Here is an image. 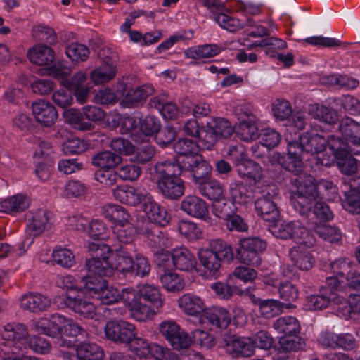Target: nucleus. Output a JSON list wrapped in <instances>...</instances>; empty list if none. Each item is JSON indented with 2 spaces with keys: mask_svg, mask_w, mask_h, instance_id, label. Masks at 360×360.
<instances>
[{
  "mask_svg": "<svg viewBox=\"0 0 360 360\" xmlns=\"http://www.w3.org/2000/svg\"><path fill=\"white\" fill-rule=\"evenodd\" d=\"M182 171L172 163L158 162L154 166V176L157 188L166 199L179 200L185 191L184 181L181 178Z\"/></svg>",
  "mask_w": 360,
  "mask_h": 360,
  "instance_id": "nucleus-1",
  "label": "nucleus"
},
{
  "mask_svg": "<svg viewBox=\"0 0 360 360\" xmlns=\"http://www.w3.org/2000/svg\"><path fill=\"white\" fill-rule=\"evenodd\" d=\"M198 255L205 273L214 278L220 275L222 262L230 263L234 259L231 245L221 238L211 240L207 247L198 250Z\"/></svg>",
  "mask_w": 360,
  "mask_h": 360,
  "instance_id": "nucleus-2",
  "label": "nucleus"
},
{
  "mask_svg": "<svg viewBox=\"0 0 360 360\" xmlns=\"http://www.w3.org/2000/svg\"><path fill=\"white\" fill-rule=\"evenodd\" d=\"M297 190L292 194L291 204L293 208L304 217H309L317 202V186L311 176L304 179L296 177L292 180Z\"/></svg>",
  "mask_w": 360,
  "mask_h": 360,
  "instance_id": "nucleus-3",
  "label": "nucleus"
},
{
  "mask_svg": "<svg viewBox=\"0 0 360 360\" xmlns=\"http://www.w3.org/2000/svg\"><path fill=\"white\" fill-rule=\"evenodd\" d=\"M87 248L92 256L85 261L84 267L87 274L101 278L111 276L114 273V267L108 261L110 254L108 244L100 242L89 243Z\"/></svg>",
  "mask_w": 360,
  "mask_h": 360,
  "instance_id": "nucleus-4",
  "label": "nucleus"
},
{
  "mask_svg": "<svg viewBox=\"0 0 360 360\" xmlns=\"http://www.w3.org/2000/svg\"><path fill=\"white\" fill-rule=\"evenodd\" d=\"M63 282L65 283L64 287L69 289L63 300L65 306L84 318L93 319L96 315V307L92 302L83 297L80 290L76 291L78 288L72 283V277L63 278Z\"/></svg>",
  "mask_w": 360,
  "mask_h": 360,
  "instance_id": "nucleus-5",
  "label": "nucleus"
},
{
  "mask_svg": "<svg viewBox=\"0 0 360 360\" xmlns=\"http://www.w3.org/2000/svg\"><path fill=\"white\" fill-rule=\"evenodd\" d=\"M236 257L240 262L258 266L261 264V254L266 250V243L259 237H248L239 240Z\"/></svg>",
  "mask_w": 360,
  "mask_h": 360,
  "instance_id": "nucleus-6",
  "label": "nucleus"
},
{
  "mask_svg": "<svg viewBox=\"0 0 360 360\" xmlns=\"http://www.w3.org/2000/svg\"><path fill=\"white\" fill-rule=\"evenodd\" d=\"M302 240L289 250V257L294 266L301 271L310 270L315 262L310 249L315 243V239L308 230H302Z\"/></svg>",
  "mask_w": 360,
  "mask_h": 360,
  "instance_id": "nucleus-7",
  "label": "nucleus"
},
{
  "mask_svg": "<svg viewBox=\"0 0 360 360\" xmlns=\"http://www.w3.org/2000/svg\"><path fill=\"white\" fill-rule=\"evenodd\" d=\"M278 194L276 188L269 187L263 190L260 197L255 202L257 214L266 221L276 222L280 217V211L276 202Z\"/></svg>",
  "mask_w": 360,
  "mask_h": 360,
  "instance_id": "nucleus-8",
  "label": "nucleus"
},
{
  "mask_svg": "<svg viewBox=\"0 0 360 360\" xmlns=\"http://www.w3.org/2000/svg\"><path fill=\"white\" fill-rule=\"evenodd\" d=\"M332 139H337L335 135H330L327 139L316 133L305 132L299 136L298 140L290 142L297 150L304 154H316L323 152L326 146L330 148V142Z\"/></svg>",
  "mask_w": 360,
  "mask_h": 360,
  "instance_id": "nucleus-9",
  "label": "nucleus"
},
{
  "mask_svg": "<svg viewBox=\"0 0 360 360\" xmlns=\"http://www.w3.org/2000/svg\"><path fill=\"white\" fill-rule=\"evenodd\" d=\"M348 148L338 139L330 140V150L341 172L346 175L354 174L358 168L357 160L353 157L355 154Z\"/></svg>",
  "mask_w": 360,
  "mask_h": 360,
  "instance_id": "nucleus-10",
  "label": "nucleus"
},
{
  "mask_svg": "<svg viewBox=\"0 0 360 360\" xmlns=\"http://www.w3.org/2000/svg\"><path fill=\"white\" fill-rule=\"evenodd\" d=\"M52 217V213L45 210H38L33 213L32 218L28 219L27 224L26 231L30 237L19 245V249L23 250L22 252H25L24 250L25 245L27 247L30 246L32 243L34 237L40 236L44 231L51 228L53 223Z\"/></svg>",
  "mask_w": 360,
  "mask_h": 360,
  "instance_id": "nucleus-11",
  "label": "nucleus"
},
{
  "mask_svg": "<svg viewBox=\"0 0 360 360\" xmlns=\"http://www.w3.org/2000/svg\"><path fill=\"white\" fill-rule=\"evenodd\" d=\"M221 346L226 352L233 358H247L254 354L251 338L224 334Z\"/></svg>",
  "mask_w": 360,
  "mask_h": 360,
  "instance_id": "nucleus-12",
  "label": "nucleus"
},
{
  "mask_svg": "<svg viewBox=\"0 0 360 360\" xmlns=\"http://www.w3.org/2000/svg\"><path fill=\"white\" fill-rule=\"evenodd\" d=\"M184 159L180 161V169L182 172H188L191 174L195 187L212 178V167L201 155Z\"/></svg>",
  "mask_w": 360,
  "mask_h": 360,
  "instance_id": "nucleus-13",
  "label": "nucleus"
},
{
  "mask_svg": "<svg viewBox=\"0 0 360 360\" xmlns=\"http://www.w3.org/2000/svg\"><path fill=\"white\" fill-rule=\"evenodd\" d=\"M136 331L134 325L122 320L109 321L105 327V334L109 340L124 346L134 337Z\"/></svg>",
  "mask_w": 360,
  "mask_h": 360,
  "instance_id": "nucleus-14",
  "label": "nucleus"
},
{
  "mask_svg": "<svg viewBox=\"0 0 360 360\" xmlns=\"http://www.w3.org/2000/svg\"><path fill=\"white\" fill-rule=\"evenodd\" d=\"M339 131L341 137L335 136L343 143H347L348 149L355 155H360V124L347 117L340 122Z\"/></svg>",
  "mask_w": 360,
  "mask_h": 360,
  "instance_id": "nucleus-15",
  "label": "nucleus"
},
{
  "mask_svg": "<svg viewBox=\"0 0 360 360\" xmlns=\"http://www.w3.org/2000/svg\"><path fill=\"white\" fill-rule=\"evenodd\" d=\"M2 338L8 340V343L12 347L13 354H20V352H24L27 349V345L22 342L28 341L30 336L28 335L27 327L22 323H8L4 326L1 333Z\"/></svg>",
  "mask_w": 360,
  "mask_h": 360,
  "instance_id": "nucleus-16",
  "label": "nucleus"
},
{
  "mask_svg": "<svg viewBox=\"0 0 360 360\" xmlns=\"http://www.w3.org/2000/svg\"><path fill=\"white\" fill-rule=\"evenodd\" d=\"M342 302H344V297L338 295V292H333L330 288H320L317 294L306 297L305 307L310 311H321L331 304L340 306Z\"/></svg>",
  "mask_w": 360,
  "mask_h": 360,
  "instance_id": "nucleus-17",
  "label": "nucleus"
},
{
  "mask_svg": "<svg viewBox=\"0 0 360 360\" xmlns=\"http://www.w3.org/2000/svg\"><path fill=\"white\" fill-rule=\"evenodd\" d=\"M113 195L122 203L133 207L141 205L142 207L150 194L132 186L122 185L113 189Z\"/></svg>",
  "mask_w": 360,
  "mask_h": 360,
  "instance_id": "nucleus-18",
  "label": "nucleus"
},
{
  "mask_svg": "<svg viewBox=\"0 0 360 360\" xmlns=\"http://www.w3.org/2000/svg\"><path fill=\"white\" fill-rule=\"evenodd\" d=\"M124 302L129 307L132 317L141 322L151 319L158 311L154 306L148 305L146 303H143L141 299H137L133 289L124 297Z\"/></svg>",
  "mask_w": 360,
  "mask_h": 360,
  "instance_id": "nucleus-19",
  "label": "nucleus"
},
{
  "mask_svg": "<svg viewBox=\"0 0 360 360\" xmlns=\"http://www.w3.org/2000/svg\"><path fill=\"white\" fill-rule=\"evenodd\" d=\"M66 323V317L59 314H53L49 319L41 318L32 323L33 329L41 334L55 338L61 335Z\"/></svg>",
  "mask_w": 360,
  "mask_h": 360,
  "instance_id": "nucleus-20",
  "label": "nucleus"
},
{
  "mask_svg": "<svg viewBox=\"0 0 360 360\" xmlns=\"http://www.w3.org/2000/svg\"><path fill=\"white\" fill-rule=\"evenodd\" d=\"M290 141L288 143L287 155L277 154L278 163L285 170L292 173L297 178L303 172V155Z\"/></svg>",
  "mask_w": 360,
  "mask_h": 360,
  "instance_id": "nucleus-21",
  "label": "nucleus"
},
{
  "mask_svg": "<svg viewBox=\"0 0 360 360\" xmlns=\"http://www.w3.org/2000/svg\"><path fill=\"white\" fill-rule=\"evenodd\" d=\"M76 354L68 352H61L63 358L68 359V356H73L78 360H102L104 357L103 349L94 342L84 341L75 347Z\"/></svg>",
  "mask_w": 360,
  "mask_h": 360,
  "instance_id": "nucleus-22",
  "label": "nucleus"
},
{
  "mask_svg": "<svg viewBox=\"0 0 360 360\" xmlns=\"http://www.w3.org/2000/svg\"><path fill=\"white\" fill-rule=\"evenodd\" d=\"M32 113L37 122L42 126H52L58 118L55 107L44 100H38L32 104Z\"/></svg>",
  "mask_w": 360,
  "mask_h": 360,
  "instance_id": "nucleus-23",
  "label": "nucleus"
},
{
  "mask_svg": "<svg viewBox=\"0 0 360 360\" xmlns=\"http://www.w3.org/2000/svg\"><path fill=\"white\" fill-rule=\"evenodd\" d=\"M271 223L272 224L269 226V231L275 237L283 240L292 238L295 240L296 243H297L299 240H302V230H307L304 227L297 226L293 221H282L281 223L276 221Z\"/></svg>",
  "mask_w": 360,
  "mask_h": 360,
  "instance_id": "nucleus-24",
  "label": "nucleus"
},
{
  "mask_svg": "<svg viewBox=\"0 0 360 360\" xmlns=\"http://www.w3.org/2000/svg\"><path fill=\"white\" fill-rule=\"evenodd\" d=\"M180 209L188 216L196 219H205L208 214L207 202L198 196L188 195L184 198Z\"/></svg>",
  "mask_w": 360,
  "mask_h": 360,
  "instance_id": "nucleus-25",
  "label": "nucleus"
},
{
  "mask_svg": "<svg viewBox=\"0 0 360 360\" xmlns=\"http://www.w3.org/2000/svg\"><path fill=\"white\" fill-rule=\"evenodd\" d=\"M174 150L177 153V156L169 160H163L165 162L172 163L174 166L181 167L180 161L184 158L195 157L199 154L198 144L189 139H181L174 144Z\"/></svg>",
  "mask_w": 360,
  "mask_h": 360,
  "instance_id": "nucleus-26",
  "label": "nucleus"
},
{
  "mask_svg": "<svg viewBox=\"0 0 360 360\" xmlns=\"http://www.w3.org/2000/svg\"><path fill=\"white\" fill-rule=\"evenodd\" d=\"M143 211L148 217V221L153 224L166 226L170 221V215L167 211L158 204L150 195L145 204L142 205Z\"/></svg>",
  "mask_w": 360,
  "mask_h": 360,
  "instance_id": "nucleus-27",
  "label": "nucleus"
},
{
  "mask_svg": "<svg viewBox=\"0 0 360 360\" xmlns=\"http://www.w3.org/2000/svg\"><path fill=\"white\" fill-rule=\"evenodd\" d=\"M139 233L148 240L150 245L156 248H167L169 245L167 235L156 224L150 222H146L139 227Z\"/></svg>",
  "mask_w": 360,
  "mask_h": 360,
  "instance_id": "nucleus-28",
  "label": "nucleus"
},
{
  "mask_svg": "<svg viewBox=\"0 0 360 360\" xmlns=\"http://www.w3.org/2000/svg\"><path fill=\"white\" fill-rule=\"evenodd\" d=\"M255 186L245 181H233L229 185L230 197L234 203L248 204L254 197Z\"/></svg>",
  "mask_w": 360,
  "mask_h": 360,
  "instance_id": "nucleus-29",
  "label": "nucleus"
},
{
  "mask_svg": "<svg viewBox=\"0 0 360 360\" xmlns=\"http://www.w3.org/2000/svg\"><path fill=\"white\" fill-rule=\"evenodd\" d=\"M154 93L152 85L144 84L134 89H129L122 99L125 107L137 108L142 105L147 98Z\"/></svg>",
  "mask_w": 360,
  "mask_h": 360,
  "instance_id": "nucleus-30",
  "label": "nucleus"
},
{
  "mask_svg": "<svg viewBox=\"0 0 360 360\" xmlns=\"http://www.w3.org/2000/svg\"><path fill=\"white\" fill-rule=\"evenodd\" d=\"M122 157L111 150L98 152L91 158V164L100 171H110L116 168L122 162Z\"/></svg>",
  "mask_w": 360,
  "mask_h": 360,
  "instance_id": "nucleus-31",
  "label": "nucleus"
},
{
  "mask_svg": "<svg viewBox=\"0 0 360 360\" xmlns=\"http://www.w3.org/2000/svg\"><path fill=\"white\" fill-rule=\"evenodd\" d=\"M51 303L48 297L40 293L30 292L24 295L20 300L21 307L34 313L46 311Z\"/></svg>",
  "mask_w": 360,
  "mask_h": 360,
  "instance_id": "nucleus-32",
  "label": "nucleus"
},
{
  "mask_svg": "<svg viewBox=\"0 0 360 360\" xmlns=\"http://www.w3.org/2000/svg\"><path fill=\"white\" fill-rule=\"evenodd\" d=\"M27 58L34 64L48 66L53 63L55 53L53 50L47 45L39 44L28 50Z\"/></svg>",
  "mask_w": 360,
  "mask_h": 360,
  "instance_id": "nucleus-33",
  "label": "nucleus"
},
{
  "mask_svg": "<svg viewBox=\"0 0 360 360\" xmlns=\"http://www.w3.org/2000/svg\"><path fill=\"white\" fill-rule=\"evenodd\" d=\"M197 264L195 255L187 248L181 246L173 250V266L184 271L193 270Z\"/></svg>",
  "mask_w": 360,
  "mask_h": 360,
  "instance_id": "nucleus-34",
  "label": "nucleus"
},
{
  "mask_svg": "<svg viewBox=\"0 0 360 360\" xmlns=\"http://www.w3.org/2000/svg\"><path fill=\"white\" fill-rule=\"evenodd\" d=\"M117 72L115 61L109 57L103 58V64L91 73V79L96 84H103L112 79Z\"/></svg>",
  "mask_w": 360,
  "mask_h": 360,
  "instance_id": "nucleus-35",
  "label": "nucleus"
},
{
  "mask_svg": "<svg viewBox=\"0 0 360 360\" xmlns=\"http://www.w3.org/2000/svg\"><path fill=\"white\" fill-rule=\"evenodd\" d=\"M238 175L243 179V181L255 185L259 181L262 176V168L259 164L252 160H245L236 166Z\"/></svg>",
  "mask_w": 360,
  "mask_h": 360,
  "instance_id": "nucleus-36",
  "label": "nucleus"
},
{
  "mask_svg": "<svg viewBox=\"0 0 360 360\" xmlns=\"http://www.w3.org/2000/svg\"><path fill=\"white\" fill-rule=\"evenodd\" d=\"M308 113L314 119L328 125H333L338 120V112L333 108L322 104L309 105Z\"/></svg>",
  "mask_w": 360,
  "mask_h": 360,
  "instance_id": "nucleus-37",
  "label": "nucleus"
},
{
  "mask_svg": "<svg viewBox=\"0 0 360 360\" xmlns=\"http://www.w3.org/2000/svg\"><path fill=\"white\" fill-rule=\"evenodd\" d=\"M203 320H207L212 326L226 328L230 324L231 316L228 311L222 307H214L206 309L202 315Z\"/></svg>",
  "mask_w": 360,
  "mask_h": 360,
  "instance_id": "nucleus-38",
  "label": "nucleus"
},
{
  "mask_svg": "<svg viewBox=\"0 0 360 360\" xmlns=\"http://www.w3.org/2000/svg\"><path fill=\"white\" fill-rule=\"evenodd\" d=\"M195 188L200 194L213 202L221 199L224 195L222 185L212 178L196 186Z\"/></svg>",
  "mask_w": 360,
  "mask_h": 360,
  "instance_id": "nucleus-39",
  "label": "nucleus"
},
{
  "mask_svg": "<svg viewBox=\"0 0 360 360\" xmlns=\"http://www.w3.org/2000/svg\"><path fill=\"white\" fill-rule=\"evenodd\" d=\"M65 120L79 131H86L94 129L95 125L89 122L84 121L83 111L75 108L65 109L63 112Z\"/></svg>",
  "mask_w": 360,
  "mask_h": 360,
  "instance_id": "nucleus-40",
  "label": "nucleus"
},
{
  "mask_svg": "<svg viewBox=\"0 0 360 360\" xmlns=\"http://www.w3.org/2000/svg\"><path fill=\"white\" fill-rule=\"evenodd\" d=\"M137 299L148 302L154 306L158 311L160 310L163 304V300L159 288L150 284H144L140 287Z\"/></svg>",
  "mask_w": 360,
  "mask_h": 360,
  "instance_id": "nucleus-41",
  "label": "nucleus"
},
{
  "mask_svg": "<svg viewBox=\"0 0 360 360\" xmlns=\"http://www.w3.org/2000/svg\"><path fill=\"white\" fill-rule=\"evenodd\" d=\"M178 302L179 307L189 315L195 316L200 312L203 313L204 304L198 297L186 294L179 299Z\"/></svg>",
  "mask_w": 360,
  "mask_h": 360,
  "instance_id": "nucleus-42",
  "label": "nucleus"
},
{
  "mask_svg": "<svg viewBox=\"0 0 360 360\" xmlns=\"http://www.w3.org/2000/svg\"><path fill=\"white\" fill-rule=\"evenodd\" d=\"M29 206L27 198L22 195H16L0 202V212L6 213L20 212Z\"/></svg>",
  "mask_w": 360,
  "mask_h": 360,
  "instance_id": "nucleus-43",
  "label": "nucleus"
},
{
  "mask_svg": "<svg viewBox=\"0 0 360 360\" xmlns=\"http://www.w3.org/2000/svg\"><path fill=\"white\" fill-rule=\"evenodd\" d=\"M81 286L91 297L96 298L98 293L105 286L107 281L103 278L87 274L81 278Z\"/></svg>",
  "mask_w": 360,
  "mask_h": 360,
  "instance_id": "nucleus-44",
  "label": "nucleus"
},
{
  "mask_svg": "<svg viewBox=\"0 0 360 360\" xmlns=\"http://www.w3.org/2000/svg\"><path fill=\"white\" fill-rule=\"evenodd\" d=\"M131 289V288H122L120 292L117 288L108 287V283H106L105 286L98 293L96 299L101 300L104 304H112L120 300L124 301V297L128 295Z\"/></svg>",
  "mask_w": 360,
  "mask_h": 360,
  "instance_id": "nucleus-45",
  "label": "nucleus"
},
{
  "mask_svg": "<svg viewBox=\"0 0 360 360\" xmlns=\"http://www.w3.org/2000/svg\"><path fill=\"white\" fill-rule=\"evenodd\" d=\"M273 326L279 333L284 335L298 334L300 330L298 320L290 316L278 318L274 322Z\"/></svg>",
  "mask_w": 360,
  "mask_h": 360,
  "instance_id": "nucleus-46",
  "label": "nucleus"
},
{
  "mask_svg": "<svg viewBox=\"0 0 360 360\" xmlns=\"http://www.w3.org/2000/svg\"><path fill=\"white\" fill-rule=\"evenodd\" d=\"M266 284L272 285L277 289L280 297L289 302H295L299 295L298 289L290 282L282 283L278 280L266 281Z\"/></svg>",
  "mask_w": 360,
  "mask_h": 360,
  "instance_id": "nucleus-47",
  "label": "nucleus"
},
{
  "mask_svg": "<svg viewBox=\"0 0 360 360\" xmlns=\"http://www.w3.org/2000/svg\"><path fill=\"white\" fill-rule=\"evenodd\" d=\"M338 311L345 319L353 318L356 314H360V295H350L348 301L344 297V302L340 304Z\"/></svg>",
  "mask_w": 360,
  "mask_h": 360,
  "instance_id": "nucleus-48",
  "label": "nucleus"
},
{
  "mask_svg": "<svg viewBox=\"0 0 360 360\" xmlns=\"http://www.w3.org/2000/svg\"><path fill=\"white\" fill-rule=\"evenodd\" d=\"M136 229L129 221L122 224H116L114 236L120 244H134Z\"/></svg>",
  "mask_w": 360,
  "mask_h": 360,
  "instance_id": "nucleus-49",
  "label": "nucleus"
},
{
  "mask_svg": "<svg viewBox=\"0 0 360 360\" xmlns=\"http://www.w3.org/2000/svg\"><path fill=\"white\" fill-rule=\"evenodd\" d=\"M233 277H230L226 283L221 282H217L211 285V288L221 298L229 300L233 295H241L244 290L233 285Z\"/></svg>",
  "mask_w": 360,
  "mask_h": 360,
  "instance_id": "nucleus-50",
  "label": "nucleus"
},
{
  "mask_svg": "<svg viewBox=\"0 0 360 360\" xmlns=\"http://www.w3.org/2000/svg\"><path fill=\"white\" fill-rule=\"evenodd\" d=\"M162 287L168 291L179 292L184 289V282L183 279L175 272L169 269L165 270L160 277Z\"/></svg>",
  "mask_w": 360,
  "mask_h": 360,
  "instance_id": "nucleus-51",
  "label": "nucleus"
},
{
  "mask_svg": "<svg viewBox=\"0 0 360 360\" xmlns=\"http://www.w3.org/2000/svg\"><path fill=\"white\" fill-rule=\"evenodd\" d=\"M314 233L323 240L330 243H339L342 237L340 229L335 226H318L314 229Z\"/></svg>",
  "mask_w": 360,
  "mask_h": 360,
  "instance_id": "nucleus-52",
  "label": "nucleus"
},
{
  "mask_svg": "<svg viewBox=\"0 0 360 360\" xmlns=\"http://www.w3.org/2000/svg\"><path fill=\"white\" fill-rule=\"evenodd\" d=\"M279 345L281 349L285 352L302 350L306 346L304 340L297 334L283 335L280 338Z\"/></svg>",
  "mask_w": 360,
  "mask_h": 360,
  "instance_id": "nucleus-53",
  "label": "nucleus"
},
{
  "mask_svg": "<svg viewBox=\"0 0 360 360\" xmlns=\"http://www.w3.org/2000/svg\"><path fill=\"white\" fill-rule=\"evenodd\" d=\"M208 127L211 128V130H213L217 139L229 138L233 132L230 122L221 117L213 118L208 122Z\"/></svg>",
  "mask_w": 360,
  "mask_h": 360,
  "instance_id": "nucleus-54",
  "label": "nucleus"
},
{
  "mask_svg": "<svg viewBox=\"0 0 360 360\" xmlns=\"http://www.w3.org/2000/svg\"><path fill=\"white\" fill-rule=\"evenodd\" d=\"M342 192L343 193V198H342L343 208L353 214H360V193L349 190Z\"/></svg>",
  "mask_w": 360,
  "mask_h": 360,
  "instance_id": "nucleus-55",
  "label": "nucleus"
},
{
  "mask_svg": "<svg viewBox=\"0 0 360 360\" xmlns=\"http://www.w3.org/2000/svg\"><path fill=\"white\" fill-rule=\"evenodd\" d=\"M150 342L143 338L137 337L136 333L131 338L126 347L134 354L141 358H147L149 356L150 350H148Z\"/></svg>",
  "mask_w": 360,
  "mask_h": 360,
  "instance_id": "nucleus-56",
  "label": "nucleus"
},
{
  "mask_svg": "<svg viewBox=\"0 0 360 360\" xmlns=\"http://www.w3.org/2000/svg\"><path fill=\"white\" fill-rule=\"evenodd\" d=\"M214 20L220 27L231 32L239 30L244 27V24L239 19L232 18L225 12L214 13Z\"/></svg>",
  "mask_w": 360,
  "mask_h": 360,
  "instance_id": "nucleus-57",
  "label": "nucleus"
},
{
  "mask_svg": "<svg viewBox=\"0 0 360 360\" xmlns=\"http://www.w3.org/2000/svg\"><path fill=\"white\" fill-rule=\"evenodd\" d=\"M53 261L63 268H70L75 263V257L73 252L67 248H58L52 253Z\"/></svg>",
  "mask_w": 360,
  "mask_h": 360,
  "instance_id": "nucleus-58",
  "label": "nucleus"
},
{
  "mask_svg": "<svg viewBox=\"0 0 360 360\" xmlns=\"http://www.w3.org/2000/svg\"><path fill=\"white\" fill-rule=\"evenodd\" d=\"M237 134L240 139L245 141L255 140L259 137L258 128L256 120L240 122L237 130Z\"/></svg>",
  "mask_w": 360,
  "mask_h": 360,
  "instance_id": "nucleus-59",
  "label": "nucleus"
},
{
  "mask_svg": "<svg viewBox=\"0 0 360 360\" xmlns=\"http://www.w3.org/2000/svg\"><path fill=\"white\" fill-rule=\"evenodd\" d=\"M233 203V202L227 201L224 196L221 199L216 200L213 202L212 212L216 217L225 220L234 214Z\"/></svg>",
  "mask_w": 360,
  "mask_h": 360,
  "instance_id": "nucleus-60",
  "label": "nucleus"
},
{
  "mask_svg": "<svg viewBox=\"0 0 360 360\" xmlns=\"http://www.w3.org/2000/svg\"><path fill=\"white\" fill-rule=\"evenodd\" d=\"M88 226L89 237L95 240L94 243H103L108 237L109 230L101 221L93 220Z\"/></svg>",
  "mask_w": 360,
  "mask_h": 360,
  "instance_id": "nucleus-61",
  "label": "nucleus"
},
{
  "mask_svg": "<svg viewBox=\"0 0 360 360\" xmlns=\"http://www.w3.org/2000/svg\"><path fill=\"white\" fill-rule=\"evenodd\" d=\"M65 53L72 61H85L89 57V50L83 44L72 43L66 47Z\"/></svg>",
  "mask_w": 360,
  "mask_h": 360,
  "instance_id": "nucleus-62",
  "label": "nucleus"
},
{
  "mask_svg": "<svg viewBox=\"0 0 360 360\" xmlns=\"http://www.w3.org/2000/svg\"><path fill=\"white\" fill-rule=\"evenodd\" d=\"M285 304L277 300H264L261 304L259 311L266 318H271L280 314Z\"/></svg>",
  "mask_w": 360,
  "mask_h": 360,
  "instance_id": "nucleus-63",
  "label": "nucleus"
},
{
  "mask_svg": "<svg viewBox=\"0 0 360 360\" xmlns=\"http://www.w3.org/2000/svg\"><path fill=\"white\" fill-rule=\"evenodd\" d=\"M179 233L189 240H195L200 238V229L194 222L188 220L180 221L178 224Z\"/></svg>",
  "mask_w": 360,
  "mask_h": 360,
  "instance_id": "nucleus-64",
  "label": "nucleus"
}]
</instances>
